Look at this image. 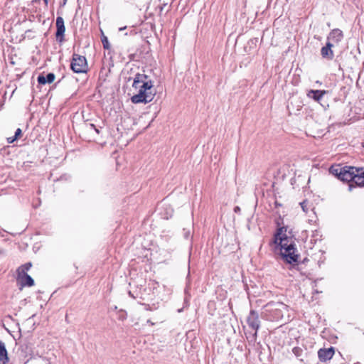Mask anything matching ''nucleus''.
<instances>
[{
  "label": "nucleus",
  "instance_id": "obj_21",
  "mask_svg": "<svg viewBox=\"0 0 364 364\" xmlns=\"http://www.w3.org/2000/svg\"><path fill=\"white\" fill-rule=\"evenodd\" d=\"M183 237L185 239L188 240L191 237V232L189 230L183 229Z\"/></svg>",
  "mask_w": 364,
  "mask_h": 364
},
{
  "label": "nucleus",
  "instance_id": "obj_23",
  "mask_svg": "<svg viewBox=\"0 0 364 364\" xmlns=\"http://www.w3.org/2000/svg\"><path fill=\"white\" fill-rule=\"evenodd\" d=\"M257 42V38H252V39H250L249 41H248V44L249 45H256Z\"/></svg>",
  "mask_w": 364,
  "mask_h": 364
},
{
  "label": "nucleus",
  "instance_id": "obj_7",
  "mask_svg": "<svg viewBox=\"0 0 364 364\" xmlns=\"http://www.w3.org/2000/svg\"><path fill=\"white\" fill-rule=\"evenodd\" d=\"M247 323L250 328L257 331L260 327V321L258 313L255 310H251L247 318Z\"/></svg>",
  "mask_w": 364,
  "mask_h": 364
},
{
  "label": "nucleus",
  "instance_id": "obj_31",
  "mask_svg": "<svg viewBox=\"0 0 364 364\" xmlns=\"http://www.w3.org/2000/svg\"><path fill=\"white\" fill-rule=\"evenodd\" d=\"M363 146H364V142H363Z\"/></svg>",
  "mask_w": 364,
  "mask_h": 364
},
{
  "label": "nucleus",
  "instance_id": "obj_9",
  "mask_svg": "<svg viewBox=\"0 0 364 364\" xmlns=\"http://www.w3.org/2000/svg\"><path fill=\"white\" fill-rule=\"evenodd\" d=\"M65 27L64 25V20L61 16H58L56 18V33L55 36L58 41L61 42L63 39Z\"/></svg>",
  "mask_w": 364,
  "mask_h": 364
},
{
  "label": "nucleus",
  "instance_id": "obj_14",
  "mask_svg": "<svg viewBox=\"0 0 364 364\" xmlns=\"http://www.w3.org/2000/svg\"><path fill=\"white\" fill-rule=\"evenodd\" d=\"M55 78V75L53 73H48L46 76L40 75L38 76L37 81L41 85H45L46 83H51Z\"/></svg>",
  "mask_w": 364,
  "mask_h": 364
},
{
  "label": "nucleus",
  "instance_id": "obj_12",
  "mask_svg": "<svg viewBox=\"0 0 364 364\" xmlns=\"http://www.w3.org/2000/svg\"><path fill=\"white\" fill-rule=\"evenodd\" d=\"M17 281L20 283L21 287H32L34 285V280L28 274H18Z\"/></svg>",
  "mask_w": 364,
  "mask_h": 364
},
{
  "label": "nucleus",
  "instance_id": "obj_19",
  "mask_svg": "<svg viewBox=\"0 0 364 364\" xmlns=\"http://www.w3.org/2000/svg\"><path fill=\"white\" fill-rule=\"evenodd\" d=\"M102 45H103V48L105 49H109V41L107 39V38L105 36H103L102 38Z\"/></svg>",
  "mask_w": 364,
  "mask_h": 364
},
{
  "label": "nucleus",
  "instance_id": "obj_28",
  "mask_svg": "<svg viewBox=\"0 0 364 364\" xmlns=\"http://www.w3.org/2000/svg\"><path fill=\"white\" fill-rule=\"evenodd\" d=\"M129 296H131L132 297L134 298V296L132 295V294L131 293V291L129 292Z\"/></svg>",
  "mask_w": 364,
  "mask_h": 364
},
{
  "label": "nucleus",
  "instance_id": "obj_17",
  "mask_svg": "<svg viewBox=\"0 0 364 364\" xmlns=\"http://www.w3.org/2000/svg\"><path fill=\"white\" fill-rule=\"evenodd\" d=\"M300 205L303 211L306 213H308L309 210H313L311 204H310L307 200H304L303 202L300 203Z\"/></svg>",
  "mask_w": 364,
  "mask_h": 364
},
{
  "label": "nucleus",
  "instance_id": "obj_8",
  "mask_svg": "<svg viewBox=\"0 0 364 364\" xmlns=\"http://www.w3.org/2000/svg\"><path fill=\"white\" fill-rule=\"evenodd\" d=\"M358 172H355L353 175L354 178L353 182L348 184V191H351L353 188L355 186L363 187L364 186V170L363 168H358Z\"/></svg>",
  "mask_w": 364,
  "mask_h": 364
},
{
  "label": "nucleus",
  "instance_id": "obj_13",
  "mask_svg": "<svg viewBox=\"0 0 364 364\" xmlns=\"http://www.w3.org/2000/svg\"><path fill=\"white\" fill-rule=\"evenodd\" d=\"M326 93L325 90H311L308 92L307 96L310 98L314 99L316 102H320L323 98V95Z\"/></svg>",
  "mask_w": 364,
  "mask_h": 364
},
{
  "label": "nucleus",
  "instance_id": "obj_27",
  "mask_svg": "<svg viewBox=\"0 0 364 364\" xmlns=\"http://www.w3.org/2000/svg\"><path fill=\"white\" fill-rule=\"evenodd\" d=\"M43 1H44L46 5H48V0H43Z\"/></svg>",
  "mask_w": 364,
  "mask_h": 364
},
{
  "label": "nucleus",
  "instance_id": "obj_2",
  "mask_svg": "<svg viewBox=\"0 0 364 364\" xmlns=\"http://www.w3.org/2000/svg\"><path fill=\"white\" fill-rule=\"evenodd\" d=\"M287 228H279L274 235L273 242L279 246L280 254L282 258L289 264L298 262L299 255L294 240L291 237L286 235Z\"/></svg>",
  "mask_w": 364,
  "mask_h": 364
},
{
  "label": "nucleus",
  "instance_id": "obj_1",
  "mask_svg": "<svg viewBox=\"0 0 364 364\" xmlns=\"http://www.w3.org/2000/svg\"><path fill=\"white\" fill-rule=\"evenodd\" d=\"M132 87L138 90V92L131 97L134 104L149 103L156 95L154 82L144 73H137L133 78Z\"/></svg>",
  "mask_w": 364,
  "mask_h": 364
},
{
  "label": "nucleus",
  "instance_id": "obj_24",
  "mask_svg": "<svg viewBox=\"0 0 364 364\" xmlns=\"http://www.w3.org/2000/svg\"><path fill=\"white\" fill-rule=\"evenodd\" d=\"M16 139L14 136H11V137H9V138H7V141H8V143H9V144L13 143V142H14V141H16Z\"/></svg>",
  "mask_w": 364,
  "mask_h": 364
},
{
  "label": "nucleus",
  "instance_id": "obj_18",
  "mask_svg": "<svg viewBox=\"0 0 364 364\" xmlns=\"http://www.w3.org/2000/svg\"><path fill=\"white\" fill-rule=\"evenodd\" d=\"M257 331H256L252 335H250L249 336H247V339L248 341V343L250 345H254L255 343V342L257 341Z\"/></svg>",
  "mask_w": 364,
  "mask_h": 364
},
{
  "label": "nucleus",
  "instance_id": "obj_10",
  "mask_svg": "<svg viewBox=\"0 0 364 364\" xmlns=\"http://www.w3.org/2000/svg\"><path fill=\"white\" fill-rule=\"evenodd\" d=\"M334 46L328 42H326L325 46L322 47L321 49V55L323 58L331 60L334 58V53L332 48Z\"/></svg>",
  "mask_w": 364,
  "mask_h": 364
},
{
  "label": "nucleus",
  "instance_id": "obj_16",
  "mask_svg": "<svg viewBox=\"0 0 364 364\" xmlns=\"http://www.w3.org/2000/svg\"><path fill=\"white\" fill-rule=\"evenodd\" d=\"M32 264L31 262L26 263L23 265H21L18 269H17V274H26L27 272L30 269Z\"/></svg>",
  "mask_w": 364,
  "mask_h": 364
},
{
  "label": "nucleus",
  "instance_id": "obj_26",
  "mask_svg": "<svg viewBox=\"0 0 364 364\" xmlns=\"http://www.w3.org/2000/svg\"><path fill=\"white\" fill-rule=\"evenodd\" d=\"M234 212L235 213H240V208L239 206L235 207Z\"/></svg>",
  "mask_w": 364,
  "mask_h": 364
},
{
  "label": "nucleus",
  "instance_id": "obj_15",
  "mask_svg": "<svg viewBox=\"0 0 364 364\" xmlns=\"http://www.w3.org/2000/svg\"><path fill=\"white\" fill-rule=\"evenodd\" d=\"M9 361L4 343L0 340V364H6Z\"/></svg>",
  "mask_w": 364,
  "mask_h": 364
},
{
  "label": "nucleus",
  "instance_id": "obj_22",
  "mask_svg": "<svg viewBox=\"0 0 364 364\" xmlns=\"http://www.w3.org/2000/svg\"><path fill=\"white\" fill-rule=\"evenodd\" d=\"M22 134V131L20 128H18L15 132V135L14 136L16 139L20 137Z\"/></svg>",
  "mask_w": 364,
  "mask_h": 364
},
{
  "label": "nucleus",
  "instance_id": "obj_20",
  "mask_svg": "<svg viewBox=\"0 0 364 364\" xmlns=\"http://www.w3.org/2000/svg\"><path fill=\"white\" fill-rule=\"evenodd\" d=\"M294 354L297 357L301 356V354L303 353V350L301 348L299 347H294L292 350Z\"/></svg>",
  "mask_w": 364,
  "mask_h": 364
},
{
  "label": "nucleus",
  "instance_id": "obj_3",
  "mask_svg": "<svg viewBox=\"0 0 364 364\" xmlns=\"http://www.w3.org/2000/svg\"><path fill=\"white\" fill-rule=\"evenodd\" d=\"M264 317L269 321H277L283 318L287 306L282 302H269L264 307Z\"/></svg>",
  "mask_w": 364,
  "mask_h": 364
},
{
  "label": "nucleus",
  "instance_id": "obj_30",
  "mask_svg": "<svg viewBox=\"0 0 364 364\" xmlns=\"http://www.w3.org/2000/svg\"><path fill=\"white\" fill-rule=\"evenodd\" d=\"M125 28H126V27L120 28H119V31H122V30H124V29H125Z\"/></svg>",
  "mask_w": 364,
  "mask_h": 364
},
{
  "label": "nucleus",
  "instance_id": "obj_25",
  "mask_svg": "<svg viewBox=\"0 0 364 364\" xmlns=\"http://www.w3.org/2000/svg\"><path fill=\"white\" fill-rule=\"evenodd\" d=\"M90 126L92 129H95L96 132L99 133V129H97L93 124H90Z\"/></svg>",
  "mask_w": 364,
  "mask_h": 364
},
{
  "label": "nucleus",
  "instance_id": "obj_6",
  "mask_svg": "<svg viewBox=\"0 0 364 364\" xmlns=\"http://www.w3.org/2000/svg\"><path fill=\"white\" fill-rule=\"evenodd\" d=\"M343 38V31L338 28H334L328 33L327 36V42L330 43L335 47L339 44Z\"/></svg>",
  "mask_w": 364,
  "mask_h": 364
},
{
  "label": "nucleus",
  "instance_id": "obj_4",
  "mask_svg": "<svg viewBox=\"0 0 364 364\" xmlns=\"http://www.w3.org/2000/svg\"><path fill=\"white\" fill-rule=\"evenodd\" d=\"M329 171L341 181L351 183L354 178L353 175L359 171L358 168L353 166L334 165L331 166Z\"/></svg>",
  "mask_w": 364,
  "mask_h": 364
},
{
  "label": "nucleus",
  "instance_id": "obj_29",
  "mask_svg": "<svg viewBox=\"0 0 364 364\" xmlns=\"http://www.w3.org/2000/svg\"><path fill=\"white\" fill-rule=\"evenodd\" d=\"M147 322L151 323V325H154V323L150 320H148Z\"/></svg>",
  "mask_w": 364,
  "mask_h": 364
},
{
  "label": "nucleus",
  "instance_id": "obj_11",
  "mask_svg": "<svg viewBox=\"0 0 364 364\" xmlns=\"http://www.w3.org/2000/svg\"><path fill=\"white\" fill-rule=\"evenodd\" d=\"M334 354V349L333 347L329 348L320 349L318 352V356L321 361H326L330 360Z\"/></svg>",
  "mask_w": 364,
  "mask_h": 364
},
{
  "label": "nucleus",
  "instance_id": "obj_5",
  "mask_svg": "<svg viewBox=\"0 0 364 364\" xmlns=\"http://www.w3.org/2000/svg\"><path fill=\"white\" fill-rule=\"evenodd\" d=\"M70 66L73 72L76 73H86L87 69V60L84 56L73 54Z\"/></svg>",
  "mask_w": 364,
  "mask_h": 364
}]
</instances>
